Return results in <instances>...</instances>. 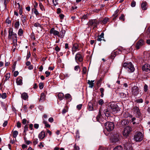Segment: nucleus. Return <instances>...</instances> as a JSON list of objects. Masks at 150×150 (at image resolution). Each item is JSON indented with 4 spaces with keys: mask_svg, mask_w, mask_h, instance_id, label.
<instances>
[{
    "mask_svg": "<svg viewBox=\"0 0 150 150\" xmlns=\"http://www.w3.org/2000/svg\"><path fill=\"white\" fill-rule=\"evenodd\" d=\"M110 107L113 113H117L120 110V107L116 104L114 102L111 103L110 105Z\"/></svg>",
    "mask_w": 150,
    "mask_h": 150,
    "instance_id": "nucleus-1",
    "label": "nucleus"
},
{
    "mask_svg": "<svg viewBox=\"0 0 150 150\" xmlns=\"http://www.w3.org/2000/svg\"><path fill=\"white\" fill-rule=\"evenodd\" d=\"M123 67L125 68H128L129 70V71L130 72H132L134 70V68L133 65L131 62L129 63L125 62L122 64Z\"/></svg>",
    "mask_w": 150,
    "mask_h": 150,
    "instance_id": "nucleus-2",
    "label": "nucleus"
},
{
    "mask_svg": "<svg viewBox=\"0 0 150 150\" xmlns=\"http://www.w3.org/2000/svg\"><path fill=\"white\" fill-rule=\"evenodd\" d=\"M143 135L142 132H136L134 136V139L136 142H141L143 139Z\"/></svg>",
    "mask_w": 150,
    "mask_h": 150,
    "instance_id": "nucleus-3",
    "label": "nucleus"
},
{
    "mask_svg": "<svg viewBox=\"0 0 150 150\" xmlns=\"http://www.w3.org/2000/svg\"><path fill=\"white\" fill-rule=\"evenodd\" d=\"M105 128L107 131L110 132L112 130L114 127V124L111 122H107L105 123Z\"/></svg>",
    "mask_w": 150,
    "mask_h": 150,
    "instance_id": "nucleus-4",
    "label": "nucleus"
},
{
    "mask_svg": "<svg viewBox=\"0 0 150 150\" xmlns=\"http://www.w3.org/2000/svg\"><path fill=\"white\" fill-rule=\"evenodd\" d=\"M111 141L113 143H117L120 141V137L118 134H114L111 138Z\"/></svg>",
    "mask_w": 150,
    "mask_h": 150,
    "instance_id": "nucleus-5",
    "label": "nucleus"
},
{
    "mask_svg": "<svg viewBox=\"0 0 150 150\" xmlns=\"http://www.w3.org/2000/svg\"><path fill=\"white\" fill-rule=\"evenodd\" d=\"M75 60L77 63L78 62H82L83 60V57L79 52L76 55Z\"/></svg>",
    "mask_w": 150,
    "mask_h": 150,
    "instance_id": "nucleus-6",
    "label": "nucleus"
},
{
    "mask_svg": "<svg viewBox=\"0 0 150 150\" xmlns=\"http://www.w3.org/2000/svg\"><path fill=\"white\" fill-rule=\"evenodd\" d=\"M99 23L96 19H92L90 20L88 24L89 26H93L94 28L97 27V25Z\"/></svg>",
    "mask_w": 150,
    "mask_h": 150,
    "instance_id": "nucleus-7",
    "label": "nucleus"
},
{
    "mask_svg": "<svg viewBox=\"0 0 150 150\" xmlns=\"http://www.w3.org/2000/svg\"><path fill=\"white\" fill-rule=\"evenodd\" d=\"M144 42L143 40L138 41L136 44L135 48L137 50H138L144 45Z\"/></svg>",
    "mask_w": 150,
    "mask_h": 150,
    "instance_id": "nucleus-8",
    "label": "nucleus"
},
{
    "mask_svg": "<svg viewBox=\"0 0 150 150\" xmlns=\"http://www.w3.org/2000/svg\"><path fill=\"white\" fill-rule=\"evenodd\" d=\"M131 128L129 126H127L125 128L123 132V134L124 136L127 137L129 134L131 132Z\"/></svg>",
    "mask_w": 150,
    "mask_h": 150,
    "instance_id": "nucleus-9",
    "label": "nucleus"
},
{
    "mask_svg": "<svg viewBox=\"0 0 150 150\" xmlns=\"http://www.w3.org/2000/svg\"><path fill=\"white\" fill-rule=\"evenodd\" d=\"M142 70L146 72H150V64L146 63L142 67Z\"/></svg>",
    "mask_w": 150,
    "mask_h": 150,
    "instance_id": "nucleus-10",
    "label": "nucleus"
},
{
    "mask_svg": "<svg viewBox=\"0 0 150 150\" xmlns=\"http://www.w3.org/2000/svg\"><path fill=\"white\" fill-rule=\"evenodd\" d=\"M8 38L9 39H11L12 36H14V37H13V38H16V36H17V34L16 33L13 32L12 29L10 28L8 30Z\"/></svg>",
    "mask_w": 150,
    "mask_h": 150,
    "instance_id": "nucleus-11",
    "label": "nucleus"
},
{
    "mask_svg": "<svg viewBox=\"0 0 150 150\" xmlns=\"http://www.w3.org/2000/svg\"><path fill=\"white\" fill-rule=\"evenodd\" d=\"M96 119L98 121L101 123H102V122L105 120V119L102 116L100 110H99L98 114L96 117Z\"/></svg>",
    "mask_w": 150,
    "mask_h": 150,
    "instance_id": "nucleus-12",
    "label": "nucleus"
},
{
    "mask_svg": "<svg viewBox=\"0 0 150 150\" xmlns=\"http://www.w3.org/2000/svg\"><path fill=\"white\" fill-rule=\"evenodd\" d=\"M133 94L134 96H137L139 93V89L136 86H134L132 88Z\"/></svg>",
    "mask_w": 150,
    "mask_h": 150,
    "instance_id": "nucleus-13",
    "label": "nucleus"
},
{
    "mask_svg": "<svg viewBox=\"0 0 150 150\" xmlns=\"http://www.w3.org/2000/svg\"><path fill=\"white\" fill-rule=\"evenodd\" d=\"M79 46L77 43H74L73 45V47L72 48V54L74 55V53L77 51L79 50Z\"/></svg>",
    "mask_w": 150,
    "mask_h": 150,
    "instance_id": "nucleus-14",
    "label": "nucleus"
},
{
    "mask_svg": "<svg viewBox=\"0 0 150 150\" xmlns=\"http://www.w3.org/2000/svg\"><path fill=\"white\" fill-rule=\"evenodd\" d=\"M28 19L26 15H22L21 17V20L23 25H25L27 22Z\"/></svg>",
    "mask_w": 150,
    "mask_h": 150,
    "instance_id": "nucleus-15",
    "label": "nucleus"
},
{
    "mask_svg": "<svg viewBox=\"0 0 150 150\" xmlns=\"http://www.w3.org/2000/svg\"><path fill=\"white\" fill-rule=\"evenodd\" d=\"M50 34H52L54 35L57 36L59 37V32L58 31L54 30V28H52L50 29Z\"/></svg>",
    "mask_w": 150,
    "mask_h": 150,
    "instance_id": "nucleus-16",
    "label": "nucleus"
},
{
    "mask_svg": "<svg viewBox=\"0 0 150 150\" xmlns=\"http://www.w3.org/2000/svg\"><path fill=\"white\" fill-rule=\"evenodd\" d=\"M124 145L125 148L126 150H132L133 149L131 144L129 143H127Z\"/></svg>",
    "mask_w": 150,
    "mask_h": 150,
    "instance_id": "nucleus-17",
    "label": "nucleus"
},
{
    "mask_svg": "<svg viewBox=\"0 0 150 150\" xmlns=\"http://www.w3.org/2000/svg\"><path fill=\"white\" fill-rule=\"evenodd\" d=\"M45 137V133L42 131H41L38 134V137L41 140L43 139Z\"/></svg>",
    "mask_w": 150,
    "mask_h": 150,
    "instance_id": "nucleus-18",
    "label": "nucleus"
},
{
    "mask_svg": "<svg viewBox=\"0 0 150 150\" xmlns=\"http://www.w3.org/2000/svg\"><path fill=\"white\" fill-rule=\"evenodd\" d=\"M66 31L65 30H63V29L60 32L59 35V37L60 38H63L64 36Z\"/></svg>",
    "mask_w": 150,
    "mask_h": 150,
    "instance_id": "nucleus-19",
    "label": "nucleus"
},
{
    "mask_svg": "<svg viewBox=\"0 0 150 150\" xmlns=\"http://www.w3.org/2000/svg\"><path fill=\"white\" fill-rule=\"evenodd\" d=\"M133 109L134 110V112L137 113L138 116H140L141 115V114L139 108L137 107H135Z\"/></svg>",
    "mask_w": 150,
    "mask_h": 150,
    "instance_id": "nucleus-20",
    "label": "nucleus"
},
{
    "mask_svg": "<svg viewBox=\"0 0 150 150\" xmlns=\"http://www.w3.org/2000/svg\"><path fill=\"white\" fill-rule=\"evenodd\" d=\"M21 97L24 100H26L28 98V96L27 93L24 92L21 94Z\"/></svg>",
    "mask_w": 150,
    "mask_h": 150,
    "instance_id": "nucleus-21",
    "label": "nucleus"
},
{
    "mask_svg": "<svg viewBox=\"0 0 150 150\" xmlns=\"http://www.w3.org/2000/svg\"><path fill=\"white\" fill-rule=\"evenodd\" d=\"M16 83L18 85H21L22 84V80L21 77H18L16 79Z\"/></svg>",
    "mask_w": 150,
    "mask_h": 150,
    "instance_id": "nucleus-22",
    "label": "nucleus"
},
{
    "mask_svg": "<svg viewBox=\"0 0 150 150\" xmlns=\"http://www.w3.org/2000/svg\"><path fill=\"white\" fill-rule=\"evenodd\" d=\"M45 95L44 93H41L40 98L39 100V101L40 102H43L45 99Z\"/></svg>",
    "mask_w": 150,
    "mask_h": 150,
    "instance_id": "nucleus-23",
    "label": "nucleus"
},
{
    "mask_svg": "<svg viewBox=\"0 0 150 150\" xmlns=\"http://www.w3.org/2000/svg\"><path fill=\"white\" fill-rule=\"evenodd\" d=\"M94 81V80H91V81L89 80H88V83L89 85V87L91 88H92L94 86L93 82Z\"/></svg>",
    "mask_w": 150,
    "mask_h": 150,
    "instance_id": "nucleus-24",
    "label": "nucleus"
},
{
    "mask_svg": "<svg viewBox=\"0 0 150 150\" xmlns=\"http://www.w3.org/2000/svg\"><path fill=\"white\" fill-rule=\"evenodd\" d=\"M34 26L38 27V28L41 31L42 30V28L40 24L38 23H36L34 24Z\"/></svg>",
    "mask_w": 150,
    "mask_h": 150,
    "instance_id": "nucleus-25",
    "label": "nucleus"
},
{
    "mask_svg": "<svg viewBox=\"0 0 150 150\" xmlns=\"http://www.w3.org/2000/svg\"><path fill=\"white\" fill-rule=\"evenodd\" d=\"M10 74L8 73L5 75V79L3 81L4 83L6 81H7L10 77Z\"/></svg>",
    "mask_w": 150,
    "mask_h": 150,
    "instance_id": "nucleus-26",
    "label": "nucleus"
},
{
    "mask_svg": "<svg viewBox=\"0 0 150 150\" xmlns=\"http://www.w3.org/2000/svg\"><path fill=\"white\" fill-rule=\"evenodd\" d=\"M146 2H143L141 4V8L142 10H146L147 9L146 7Z\"/></svg>",
    "mask_w": 150,
    "mask_h": 150,
    "instance_id": "nucleus-27",
    "label": "nucleus"
},
{
    "mask_svg": "<svg viewBox=\"0 0 150 150\" xmlns=\"http://www.w3.org/2000/svg\"><path fill=\"white\" fill-rule=\"evenodd\" d=\"M32 13H34L35 14L37 17H38L39 14V13L37 10V9L35 8H33L32 9Z\"/></svg>",
    "mask_w": 150,
    "mask_h": 150,
    "instance_id": "nucleus-28",
    "label": "nucleus"
},
{
    "mask_svg": "<svg viewBox=\"0 0 150 150\" xmlns=\"http://www.w3.org/2000/svg\"><path fill=\"white\" fill-rule=\"evenodd\" d=\"M88 108L89 110L92 111L93 110V105L91 102H89L88 103Z\"/></svg>",
    "mask_w": 150,
    "mask_h": 150,
    "instance_id": "nucleus-29",
    "label": "nucleus"
},
{
    "mask_svg": "<svg viewBox=\"0 0 150 150\" xmlns=\"http://www.w3.org/2000/svg\"><path fill=\"white\" fill-rule=\"evenodd\" d=\"M64 95L62 93H59L58 95V99L60 100H62L64 98Z\"/></svg>",
    "mask_w": 150,
    "mask_h": 150,
    "instance_id": "nucleus-30",
    "label": "nucleus"
},
{
    "mask_svg": "<svg viewBox=\"0 0 150 150\" xmlns=\"http://www.w3.org/2000/svg\"><path fill=\"white\" fill-rule=\"evenodd\" d=\"M17 40H14V41H13V46L12 47V48H14V47H15L16 48H18V46L17 43Z\"/></svg>",
    "mask_w": 150,
    "mask_h": 150,
    "instance_id": "nucleus-31",
    "label": "nucleus"
},
{
    "mask_svg": "<svg viewBox=\"0 0 150 150\" xmlns=\"http://www.w3.org/2000/svg\"><path fill=\"white\" fill-rule=\"evenodd\" d=\"M104 112L105 115L107 117H109L110 116V114L108 109H105L104 110Z\"/></svg>",
    "mask_w": 150,
    "mask_h": 150,
    "instance_id": "nucleus-32",
    "label": "nucleus"
},
{
    "mask_svg": "<svg viewBox=\"0 0 150 150\" xmlns=\"http://www.w3.org/2000/svg\"><path fill=\"white\" fill-rule=\"evenodd\" d=\"M19 25L20 23L19 21H17L15 23L14 27L16 29H18L19 28Z\"/></svg>",
    "mask_w": 150,
    "mask_h": 150,
    "instance_id": "nucleus-33",
    "label": "nucleus"
},
{
    "mask_svg": "<svg viewBox=\"0 0 150 150\" xmlns=\"http://www.w3.org/2000/svg\"><path fill=\"white\" fill-rule=\"evenodd\" d=\"M122 147L120 145H119L116 146L114 148L113 150H122Z\"/></svg>",
    "mask_w": 150,
    "mask_h": 150,
    "instance_id": "nucleus-34",
    "label": "nucleus"
},
{
    "mask_svg": "<svg viewBox=\"0 0 150 150\" xmlns=\"http://www.w3.org/2000/svg\"><path fill=\"white\" fill-rule=\"evenodd\" d=\"M18 35L20 36H22L23 35V31L21 28H20L19 29L18 32Z\"/></svg>",
    "mask_w": 150,
    "mask_h": 150,
    "instance_id": "nucleus-35",
    "label": "nucleus"
},
{
    "mask_svg": "<svg viewBox=\"0 0 150 150\" xmlns=\"http://www.w3.org/2000/svg\"><path fill=\"white\" fill-rule=\"evenodd\" d=\"M18 131L15 130L13 132V136L14 138H16L17 135L18 134Z\"/></svg>",
    "mask_w": 150,
    "mask_h": 150,
    "instance_id": "nucleus-36",
    "label": "nucleus"
},
{
    "mask_svg": "<svg viewBox=\"0 0 150 150\" xmlns=\"http://www.w3.org/2000/svg\"><path fill=\"white\" fill-rule=\"evenodd\" d=\"M109 18H105L102 21V22L103 24H105L108 21Z\"/></svg>",
    "mask_w": 150,
    "mask_h": 150,
    "instance_id": "nucleus-37",
    "label": "nucleus"
},
{
    "mask_svg": "<svg viewBox=\"0 0 150 150\" xmlns=\"http://www.w3.org/2000/svg\"><path fill=\"white\" fill-rule=\"evenodd\" d=\"M43 123L44 124L45 126L47 127L50 128V125L48 124L47 122L45 120H43Z\"/></svg>",
    "mask_w": 150,
    "mask_h": 150,
    "instance_id": "nucleus-38",
    "label": "nucleus"
},
{
    "mask_svg": "<svg viewBox=\"0 0 150 150\" xmlns=\"http://www.w3.org/2000/svg\"><path fill=\"white\" fill-rule=\"evenodd\" d=\"M100 91L101 93V94L100 95V96L101 97H103L104 96L103 92L104 91V88H101L100 89Z\"/></svg>",
    "mask_w": 150,
    "mask_h": 150,
    "instance_id": "nucleus-39",
    "label": "nucleus"
},
{
    "mask_svg": "<svg viewBox=\"0 0 150 150\" xmlns=\"http://www.w3.org/2000/svg\"><path fill=\"white\" fill-rule=\"evenodd\" d=\"M28 125H25L24 127V132L25 133V135H26V132L28 131Z\"/></svg>",
    "mask_w": 150,
    "mask_h": 150,
    "instance_id": "nucleus-40",
    "label": "nucleus"
},
{
    "mask_svg": "<svg viewBox=\"0 0 150 150\" xmlns=\"http://www.w3.org/2000/svg\"><path fill=\"white\" fill-rule=\"evenodd\" d=\"M39 6L40 8L42 11H45L44 7L41 3H39Z\"/></svg>",
    "mask_w": 150,
    "mask_h": 150,
    "instance_id": "nucleus-41",
    "label": "nucleus"
},
{
    "mask_svg": "<svg viewBox=\"0 0 150 150\" xmlns=\"http://www.w3.org/2000/svg\"><path fill=\"white\" fill-rule=\"evenodd\" d=\"M38 143V139L37 138H35L33 139V143L34 145H36Z\"/></svg>",
    "mask_w": 150,
    "mask_h": 150,
    "instance_id": "nucleus-42",
    "label": "nucleus"
},
{
    "mask_svg": "<svg viewBox=\"0 0 150 150\" xmlns=\"http://www.w3.org/2000/svg\"><path fill=\"white\" fill-rule=\"evenodd\" d=\"M148 90V86L146 84H145L144 87V91L145 92H146Z\"/></svg>",
    "mask_w": 150,
    "mask_h": 150,
    "instance_id": "nucleus-43",
    "label": "nucleus"
},
{
    "mask_svg": "<svg viewBox=\"0 0 150 150\" xmlns=\"http://www.w3.org/2000/svg\"><path fill=\"white\" fill-rule=\"evenodd\" d=\"M71 97V96L69 94H67L65 95V98L66 99H69Z\"/></svg>",
    "mask_w": 150,
    "mask_h": 150,
    "instance_id": "nucleus-44",
    "label": "nucleus"
},
{
    "mask_svg": "<svg viewBox=\"0 0 150 150\" xmlns=\"http://www.w3.org/2000/svg\"><path fill=\"white\" fill-rule=\"evenodd\" d=\"M7 97L6 93H3L1 95V97L3 99H5Z\"/></svg>",
    "mask_w": 150,
    "mask_h": 150,
    "instance_id": "nucleus-45",
    "label": "nucleus"
},
{
    "mask_svg": "<svg viewBox=\"0 0 150 150\" xmlns=\"http://www.w3.org/2000/svg\"><path fill=\"white\" fill-rule=\"evenodd\" d=\"M104 101L102 99H100L98 101V104L99 105H102L104 103Z\"/></svg>",
    "mask_w": 150,
    "mask_h": 150,
    "instance_id": "nucleus-46",
    "label": "nucleus"
},
{
    "mask_svg": "<svg viewBox=\"0 0 150 150\" xmlns=\"http://www.w3.org/2000/svg\"><path fill=\"white\" fill-rule=\"evenodd\" d=\"M119 19L124 21H125L124 16L123 14H122L121 16L119 17Z\"/></svg>",
    "mask_w": 150,
    "mask_h": 150,
    "instance_id": "nucleus-47",
    "label": "nucleus"
},
{
    "mask_svg": "<svg viewBox=\"0 0 150 150\" xmlns=\"http://www.w3.org/2000/svg\"><path fill=\"white\" fill-rule=\"evenodd\" d=\"M6 22L8 24H10L11 23V21L9 19V18L8 17L6 20Z\"/></svg>",
    "mask_w": 150,
    "mask_h": 150,
    "instance_id": "nucleus-48",
    "label": "nucleus"
},
{
    "mask_svg": "<svg viewBox=\"0 0 150 150\" xmlns=\"http://www.w3.org/2000/svg\"><path fill=\"white\" fill-rule=\"evenodd\" d=\"M136 4V2L135 1H132L131 4V6L132 7H134L135 6Z\"/></svg>",
    "mask_w": 150,
    "mask_h": 150,
    "instance_id": "nucleus-49",
    "label": "nucleus"
},
{
    "mask_svg": "<svg viewBox=\"0 0 150 150\" xmlns=\"http://www.w3.org/2000/svg\"><path fill=\"white\" fill-rule=\"evenodd\" d=\"M88 15L87 14L84 15L81 18L82 20H84L88 18Z\"/></svg>",
    "mask_w": 150,
    "mask_h": 150,
    "instance_id": "nucleus-50",
    "label": "nucleus"
},
{
    "mask_svg": "<svg viewBox=\"0 0 150 150\" xmlns=\"http://www.w3.org/2000/svg\"><path fill=\"white\" fill-rule=\"evenodd\" d=\"M129 113L127 112H125L123 114V116L124 117L127 118L129 116Z\"/></svg>",
    "mask_w": 150,
    "mask_h": 150,
    "instance_id": "nucleus-51",
    "label": "nucleus"
},
{
    "mask_svg": "<svg viewBox=\"0 0 150 150\" xmlns=\"http://www.w3.org/2000/svg\"><path fill=\"white\" fill-rule=\"evenodd\" d=\"M82 106V104H80L79 105H78L76 106V108L78 110H80L81 109Z\"/></svg>",
    "mask_w": 150,
    "mask_h": 150,
    "instance_id": "nucleus-52",
    "label": "nucleus"
},
{
    "mask_svg": "<svg viewBox=\"0 0 150 150\" xmlns=\"http://www.w3.org/2000/svg\"><path fill=\"white\" fill-rule=\"evenodd\" d=\"M39 87L40 89H42L43 88V84L42 83H40L39 84Z\"/></svg>",
    "mask_w": 150,
    "mask_h": 150,
    "instance_id": "nucleus-53",
    "label": "nucleus"
},
{
    "mask_svg": "<svg viewBox=\"0 0 150 150\" xmlns=\"http://www.w3.org/2000/svg\"><path fill=\"white\" fill-rule=\"evenodd\" d=\"M136 101L137 103H141L143 102V100L142 99L140 98L139 99L137 100Z\"/></svg>",
    "mask_w": 150,
    "mask_h": 150,
    "instance_id": "nucleus-54",
    "label": "nucleus"
},
{
    "mask_svg": "<svg viewBox=\"0 0 150 150\" xmlns=\"http://www.w3.org/2000/svg\"><path fill=\"white\" fill-rule=\"evenodd\" d=\"M43 144V142H40L39 144L38 145V146L40 148L44 147V146Z\"/></svg>",
    "mask_w": 150,
    "mask_h": 150,
    "instance_id": "nucleus-55",
    "label": "nucleus"
},
{
    "mask_svg": "<svg viewBox=\"0 0 150 150\" xmlns=\"http://www.w3.org/2000/svg\"><path fill=\"white\" fill-rule=\"evenodd\" d=\"M73 150H79V147L75 144Z\"/></svg>",
    "mask_w": 150,
    "mask_h": 150,
    "instance_id": "nucleus-56",
    "label": "nucleus"
},
{
    "mask_svg": "<svg viewBox=\"0 0 150 150\" xmlns=\"http://www.w3.org/2000/svg\"><path fill=\"white\" fill-rule=\"evenodd\" d=\"M82 72L83 74H86V67L83 68Z\"/></svg>",
    "mask_w": 150,
    "mask_h": 150,
    "instance_id": "nucleus-57",
    "label": "nucleus"
},
{
    "mask_svg": "<svg viewBox=\"0 0 150 150\" xmlns=\"http://www.w3.org/2000/svg\"><path fill=\"white\" fill-rule=\"evenodd\" d=\"M45 74H46V77H47L49 76L50 74V73L48 71H46L45 72Z\"/></svg>",
    "mask_w": 150,
    "mask_h": 150,
    "instance_id": "nucleus-58",
    "label": "nucleus"
},
{
    "mask_svg": "<svg viewBox=\"0 0 150 150\" xmlns=\"http://www.w3.org/2000/svg\"><path fill=\"white\" fill-rule=\"evenodd\" d=\"M17 126L18 128H20L21 127V124L19 122H18L17 123Z\"/></svg>",
    "mask_w": 150,
    "mask_h": 150,
    "instance_id": "nucleus-59",
    "label": "nucleus"
},
{
    "mask_svg": "<svg viewBox=\"0 0 150 150\" xmlns=\"http://www.w3.org/2000/svg\"><path fill=\"white\" fill-rule=\"evenodd\" d=\"M18 74V71H16L14 72L13 75L15 77L17 76Z\"/></svg>",
    "mask_w": 150,
    "mask_h": 150,
    "instance_id": "nucleus-60",
    "label": "nucleus"
},
{
    "mask_svg": "<svg viewBox=\"0 0 150 150\" xmlns=\"http://www.w3.org/2000/svg\"><path fill=\"white\" fill-rule=\"evenodd\" d=\"M55 50L57 52H59L60 50V48L58 47V46H56L55 47Z\"/></svg>",
    "mask_w": 150,
    "mask_h": 150,
    "instance_id": "nucleus-61",
    "label": "nucleus"
},
{
    "mask_svg": "<svg viewBox=\"0 0 150 150\" xmlns=\"http://www.w3.org/2000/svg\"><path fill=\"white\" fill-rule=\"evenodd\" d=\"M58 0H53V2L54 3V6H56L57 4Z\"/></svg>",
    "mask_w": 150,
    "mask_h": 150,
    "instance_id": "nucleus-62",
    "label": "nucleus"
},
{
    "mask_svg": "<svg viewBox=\"0 0 150 150\" xmlns=\"http://www.w3.org/2000/svg\"><path fill=\"white\" fill-rule=\"evenodd\" d=\"M27 122V120L25 119H24L22 120V123L23 125H25Z\"/></svg>",
    "mask_w": 150,
    "mask_h": 150,
    "instance_id": "nucleus-63",
    "label": "nucleus"
},
{
    "mask_svg": "<svg viewBox=\"0 0 150 150\" xmlns=\"http://www.w3.org/2000/svg\"><path fill=\"white\" fill-rule=\"evenodd\" d=\"M48 121L51 122V123H52L53 122V121H54V120H53V119L52 117H50V118H49V119H48Z\"/></svg>",
    "mask_w": 150,
    "mask_h": 150,
    "instance_id": "nucleus-64",
    "label": "nucleus"
}]
</instances>
